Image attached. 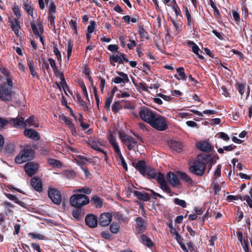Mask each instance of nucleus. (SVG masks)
I'll use <instances>...</instances> for the list:
<instances>
[{
	"label": "nucleus",
	"mask_w": 252,
	"mask_h": 252,
	"mask_svg": "<svg viewBox=\"0 0 252 252\" xmlns=\"http://www.w3.org/2000/svg\"><path fill=\"white\" fill-rule=\"evenodd\" d=\"M89 202V198L84 194L76 193L72 195L70 198V204L77 208L88 204Z\"/></svg>",
	"instance_id": "7ed1b4c3"
},
{
	"label": "nucleus",
	"mask_w": 252,
	"mask_h": 252,
	"mask_svg": "<svg viewBox=\"0 0 252 252\" xmlns=\"http://www.w3.org/2000/svg\"><path fill=\"white\" fill-rule=\"evenodd\" d=\"M91 201L97 208H100L102 206V201L97 196H94L92 198Z\"/></svg>",
	"instance_id": "58836bf2"
},
{
	"label": "nucleus",
	"mask_w": 252,
	"mask_h": 252,
	"mask_svg": "<svg viewBox=\"0 0 252 252\" xmlns=\"http://www.w3.org/2000/svg\"><path fill=\"white\" fill-rule=\"evenodd\" d=\"M56 11V6L52 2L50 5L49 7V14L54 15Z\"/></svg>",
	"instance_id": "680f3d73"
},
{
	"label": "nucleus",
	"mask_w": 252,
	"mask_h": 252,
	"mask_svg": "<svg viewBox=\"0 0 252 252\" xmlns=\"http://www.w3.org/2000/svg\"><path fill=\"white\" fill-rule=\"evenodd\" d=\"M34 156V153L31 148H25L15 158L16 163L22 164L28 160L32 159Z\"/></svg>",
	"instance_id": "20e7f679"
},
{
	"label": "nucleus",
	"mask_w": 252,
	"mask_h": 252,
	"mask_svg": "<svg viewBox=\"0 0 252 252\" xmlns=\"http://www.w3.org/2000/svg\"><path fill=\"white\" fill-rule=\"evenodd\" d=\"M169 145L172 150L177 152H180L183 148V145L181 142L174 140H171L169 143Z\"/></svg>",
	"instance_id": "a878e982"
},
{
	"label": "nucleus",
	"mask_w": 252,
	"mask_h": 252,
	"mask_svg": "<svg viewBox=\"0 0 252 252\" xmlns=\"http://www.w3.org/2000/svg\"><path fill=\"white\" fill-rule=\"evenodd\" d=\"M48 61L50 64V66L53 68V70L56 71L57 72V67L56 66V63H55V61H54V60H53L52 58H49L48 59Z\"/></svg>",
	"instance_id": "13d9d810"
},
{
	"label": "nucleus",
	"mask_w": 252,
	"mask_h": 252,
	"mask_svg": "<svg viewBox=\"0 0 252 252\" xmlns=\"http://www.w3.org/2000/svg\"><path fill=\"white\" fill-rule=\"evenodd\" d=\"M11 90L6 89L4 86L0 87V99L9 100L11 99Z\"/></svg>",
	"instance_id": "2eb2a0df"
},
{
	"label": "nucleus",
	"mask_w": 252,
	"mask_h": 252,
	"mask_svg": "<svg viewBox=\"0 0 252 252\" xmlns=\"http://www.w3.org/2000/svg\"><path fill=\"white\" fill-rule=\"evenodd\" d=\"M210 5L214 10V14L218 17H220L219 10L212 0H210Z\"/></svg>",
	"instance_id": "603ef678"
},
{
	"label": "nucleus",
	"mask_w": 252,
	"mask_h": 252,
	"mask_svg": "<svg viewBox=\"0 0 252 252\" xmlns=\"http://www.w3.org/2000/svg\"><path fill=\"white\" fill-rule=\"evenodd\" d=\"M12 121L15 127H23L25 128V120L23 117L13 119Z\"/></svg>",
	"instance_id": "c756f323"
},
{
	"label": "nucleus",
	"mask_w": 252,
	"mask_h": 252,
	"mask_svg": "<svg viewBox=\"0 0 252 252\" xmlns=\"http://www.w3.org/2000/svg\"><path fill=\"white\" fill-rule=\"evenodd\" d=\"M135 168L139 171V172L143 175H145L146 168L147 167L146 166L145 162L144 160L138 161L134 165Z\"/></svg>",
	"instance_id": "5701e85b"
},
{
	"label": "nucleus",
	"mask_w": 252,
	"mask_h": 252,
	"mask_svg": "<svg viewBox=\"0 0 252 252\" xmlns=\"http://www.w3.org/2000/svg\"><path fill=\"white\" fill-rule=\"evenodd\" d=\"M130 96L129 94L126 92H120L119 94H117V96L119 98L121 97H128Z\"/></svg>",
	"instance_id": "0e129e2a"
},
{
	"label": "nucleus",
	"mask_w": 252,
	"mask_h": 252,
	"mask_svg": "<svg viewBox=\"0 0 252 252\" xmlns=\"http://www.w3.org/2000/svg\"><path fill=\"white\" fill-rule=\"evenodd\" d=\"M64 122L72 130L75 129L74 126L69 119L67 118Z\"/></svg>",
	"instance_id": "052dcab7"
},
{
	"label": "nucleus",
	"mask_w": 252,
	"mask_h": 252,
	"mask_svg": "<svg viewBox=\"0 0 252 252\" xmlns=\"http://www.w3.org/2000/svg\"><path fill=\"white\" fill-rule=\"evenodd\" d=\"M25 129L28 128L27 127L33 126L34 127H38L39 124L38 120L36 118L31 116L25 120Z\"/></svg>",
	"instance_id": "f3484780"
},
{
	"label": "nucleus",
	"mask_w": 252,
	"mask_h": 252,
	"mask_svg": "<svg viewBox=\"0 0 252 252\" xmlns=\"http://www.w3.org/2000/svg\"><path fill=\"white\" fill-rule=\"evenodd\" d=\"M167 179L170 184L174 187H179L180 181L177 176L173 173L169 172L167 174Z\"/></svg>",
	"instance_id": "a211bd4d"
},
{
	"label": "nucleus",
	"mask_w": 252,
	"mask_h": 252,
	"mask_svg": "<svg viewBox=\"0 0 252 252\" xmlns=\"http://www.w3.org/2000/svg\"><path fill=\"white\" fill-rule=\"evenodd\" d=\"M221 90L222 91V94L224 95L225 96L229 97L230 96L228 91L225 86H222L221 87Z\"/></svg>",
	"instance_id": "774afa93"
},
{
	"label": "nucleus",
	"mask_w": 252,
	"mask_h": 252,
	"mask_svg": "<svg viewBox=\"0 0 252 252\" xmlns=\"http://www.w3.org/2000/svg\"><path fill=\"white\" fill-rule=\"evenodd\" d=\"M150 125L154 128L159 131H164L168 128L167 119L157 113Z\"/></svg>",
	"instance_id": "f257e3e1"
},
{
	"label": "nucleus",
	"mask_w": 252,
	"mask_h": 252,
	"mask_svg": "<svg viewBox=\"0 0 252 252\" xmlns=\"http://www.w3.org/2000/svg\"><path fill=\"white\" fill-rule=\"evenodd\" d=\"M24 8L25 10L27 11L28 14L32 15V8L31 5H30L28 3H25L24 4Z\"/></svg>",
	"instance_id": "4d7b16f0"
},
{
	"label": "nucleus",
	"mask_w": 252,
	"mask_h": 252,
	"mask_svg": "<svg viewBox=\"0 0 252 252\" xmlns=\"http://www.w3.org/2000/svg\"><path fill=\"white\" fill-rule=\"evenodd\" d=\"M185 12L187 18L188 26L191 27L192 25L191 15L187 8H186Z\"/></svg>",
	"instance_id": "6e6d98bb"
},
{
	"label": "nucleus",
	"mask_w": 252,
	"mask_h": 252,
	"mask_svg": "<svg viewBox=\"0 0 252 252\" xmlns=\"http://www.w3.org/2000/svg\"><path fill=\"white\" fill-rule=\"evenodd\" d=\"M11 27L15 34H18L20 29L19 24L16 19H14L11 21Z\"/></svg>",
	"instance_id": "c9c22d12"
},
{
	"label": "nucleus",
	"mask_w": 252,
	"mask_h": 252,
	"mask_svg": "<svg viewBox=\"0 0 252 252\" xmlns=\"http://www.w3.org/2000/svg\"><path fill=\"white\" fill-rule=\"evenodd\" d=\"M74 159L80 165L85 164L89 162V160L85 157L81 155L76 156Z\"/></svg>",
	"instance_id": "72a5a7b5"
},
{
	"label": "nucleus",
	"mask_w": 252,
	"mask_h": 252,
	"mask_svg": "<svg viewBox=\"0 0 252 252\" xmlns=\"http://www.w3.org/2000/svg\"><path fill=\"white\" fill-rule=\"evenodd\" d=\"M133 193L138 199L144 201H149L151 198L149 194L144 191L134 190Z\"/></svg>",
	"instance_id": "393cba45"
},
{
	"label": "nucleus",
	"mask_w": 252,
	"mask_h": 252,
	"mask_svg": "<svg viewBox=\"0 0 252 252\" xmlns=\"http://www.w3.org/2000/svg\"><path fill=\"white\" fill-rule=\"evenodd\" d=\"M5 196L9 199L11 200L14 201L15 203L21 205L22 204V202L19 200L17 197L15 195L10 194V193H4Z\"/></svg>",
	"instance_id": "79ce46f5"
},
{
	"label": "nucleus",
	"mask_w": 252,
	"mask_h": 252,
	"mask_svg": "<svg viewBox=\"0 0 252 252\" xmlns=\"http://www.w3.org/2000/svg\"><path fill=\"white\" fill-rule=\"evenodd\" d=\"M118 134L124 145L129 150H135L137 147V141L132 136H129L124 132L120 131Z\"/></svg>",
	"instance_id": "f03ea898"
},
{
	"label": "nucleus",
	"mask_w": 252,
	"mask_h": 252,
	"mask_svg": "<svg viewBox=\"0 0 252 252\" xmlns=\"http://www.w3.org/2000/svg\"><path fill=\"white\" fill-rule=\"evenodd\" d=\"M174 202L178 205L182 206V207H186V202L185 200L180 199L179 198H176L174 199Z\"/></svg>",
	"instance_id": "8fccbe9b"
},
{
	"label": "nucleus",
	"mask_w": 252,
	"mask_h": 252,
	"mask_svg": "<svg viewBox=\"0 0 252 252\" xmlns=\"http://www.w3.org/2000/svg\"><path fill=\"white\" fill-rule=\"evenodd\" d=\"M103 145L104 142L101 140H98L97 141L94 140L90 142V146L93 149L100 151L104 154L105 156H106V153L100 147V146Z\"/></svg>",
	"instance_id": "6ab92c4d"
},
{
	"label": "nucleus",
	"mask_w": 252,
	"mask_h": 252,
	"mask_svg": "<svg viewBox=\"0 0 252 252\" xmlns=\"http://www.w3.org/2000/svg\"><path fill=\"white\" fill-rule=\"evenodd\" d=\"M28 235L33 239L42 240L46 239L44 234L37 232H31L28 234Z\"/></svg>",
	"instance_id": "473e14b6"
},
{
	"label": "nucleus",
	"mask_w": 252,
	"mask_h": 252,
	"mask_svg": "<svg viewBox=\"0 0 252 252\" xmlns=\"http://www.w3.org/2000/svg\"><path fill=\"white\" fill-rule=\"evenodd\" d=\"M53 52H54V54H55V55L56 56L58 61H59V60L61 61L62 55H61V54L56 45L54 46V47H53Z\"/></svg>",
	"instance_id": "5fc2aeb1"
},
{
	"label": "nucleus",
	"mask_w": 252,
	"mask_h": 252,
	"mask_svg": "<svg viewBox=\"0 0 252 252\" xmlns=\"http://www.w3.org/2000/svg\"><path fill=\"white\" fill-rule=\"evenodd\" d=\"M156 113V112L148 108L141 107L139 111V116L143 121L150 125Z\"/></svg>",
	"instance_id": "423d86ee"
},
{
	"label": "nucleus",
	"mask_w": 252,
	"mask_h": 252,
	"mask_svg": "<svg viewBox=\"0 0 252 252\" xmlns=\"http://www.w3.org/2000/svg\"><path fill=\"white\" fill-rule=\"evenodd\" d=\"M119 225L117 224L112 223L110 226V230L113 233H117L119 231Z\"/></svg>",
	"instance_id": "864d4df0"
},
{
	"label": "nucleus",
	"mask_w": 252,
	"mask_h": 252,
	"mask_svg": "<svg viewBox=\"0 0 252 252\" xmlns=\"http://www.w3.org/2000/svg\"><path fill=\"white\" fill-rule=\"evenodd\" d=\"M118 74H119V76L116 77L113 80L115 83H128L129 81L128 76L126 74L122 72H118Z\"/></svg>",
	"instance_id": "dca6fc26"
},
{
	"label": "nucleus",
	"mask_w": 252,
	"mask_h": 252,
	"mask_svg": "<svg viewBox=\"0 0 252 252\" xmlns=\"http://www.w3.org/2000/svg\"><path fill=\"white\" fill-rule=\"evenodd\" d=\"M112 100H113V96L112 95L108 97L106 99L105 101L104 107H105V108L107 110H109L110 109V104L112 101Z\"/></svg>",
	"instance_id": "de8ad7c7"
},
{
	"label": "nucleus",
	"mask_w": 252,
	"mask_h": 252,
	"mask_svg": "<svg viewBox=\"0 0 252 252\" xmlns=\"http://www.w3.org/2000/svg\"><path fill=\"white\" fill-rule=\"evenodd\" d=\"M137 225V230L139 233L143 232L146 228V223L141 218H137L136 220Z\"/></svg>",
	"instance_id": "cd10ccee"
},
{
	"label": "nucleus",
	"mask_w": 252,
	"mask_h": 252,
	"mask_svg": "<svg viewBox=\"0 0 252 252\" xmlns=\"http://www.w3.org/2000/svg\"><path fill=\"white\" fill-rule=\"evenodd\" d=\"M31 28L36 38H39L40 41L42 44L44 46V41L43 39L44 28L43 26L40 21H37L36 23H31Z\"/></svg>",
	"instance_id": "39448f33"
},
{
	"label": "nucleus",
	"mask_w": 252,
	"mask_h": 252,
	"mask_svg": "<svg viewBox=\"0 0 252 252\" xmlns=\"http://www.w3.org/2000/svg\"><path fill=\"white\" fill-rule=\"evenodd\" d=\"M123 61L126 62H128V60L125 57L124 54L118 53L116 55H113L110 57V62L112 65L115 66V63H123Z\"/></svg>",
	"instance_id": "f8f14e48"
},
{
	"label": "nucleus",
	"mask_w": 252,
	"mask_h": 252,
	"mask_svg": "<svg viewBox=\"0 0 252 252\" xmlns=\"http://www.w3.org/2000/svg\"><path fill=\"white\" fill-rule=\"evenodd\" d=\"M248 191L249 195H240V197L241 200L247 202L248 206L252 208V188H250Z\"/></svg>",
	"instance_id": "412c9836"
},
{
	"label": "nucleus",
	"mask_w": 252,
	"mask_h": 252,
	"mask_svg": "<svg viewBox=\"0 0 252 252\" xmlns=\"http://www.w3.org/2000/svg\"><path fill=\"white\" fill-rule=\"evenodd\" d=\"M72 215L74 219L77 221L80 220L83 217V215L80 210H75L72 212Z\"/></svg>",
	"instance_id": "f704fd0d"
},
{
	"label": "nucleus",
	"mask_w": 252,
	"mask_h": 252,
	"mask_svg": "<svg viewBox=\"0 0 252 252\" xmlns=\"http://www.w3.org/2000/svg\"><path fill=\"white\" fill-rule=\"evenodd\" d=\"M54 71L55 74V75L56 76L60 77V80H61L60 84L62 86V87H63V89L64 90V93H65L66 94H67V93H66V89H67L68 86H67V84H66V83L65 82V79H64V78L63 77V73H60L59 72L58 69H57V72L56 71Z\"/></svg>",
	"instance_id": "bb28decb"
},
{
	"label": "nucleus",
	"mask_w": 252,
	"mask_h": 252,
	"mask_svg": "<svg viewBox=\"0 0 252 252\" xmlns=\"http://www.w3.org/2000/svg\"><path fill=\"white\" fill-rule=\"evenodd\" d=\"M206 169V165L203 162L197 161L194 165L191 166L190 168V171L198 176H202L205 172Z\"/></svg>",
	"instance_id": "6e6552de"
},
{
	"label": "nucleus",
	"mask_w": 252,
	"mask_h": 252,
	"mask_svg": "<svg viewBox=\"0 0 252 252\" xmlns=\"http://www.w3.org/2000/svg\"><path fill=\"white\" fill-rule=\"evenodd\" d=\"M117 154V158L120 162L121 164L123 166L124 169L127 171V164L125 161V160L123 157L121 150L118 151V152H115Z\"/></svg>",
	"instance_id": "7c9ffc66"
},
{
	"label": "nucleus",
	"mask_w": 252,
	"mask_h": 252,
	"mask_svg": "<svg viewBox=\"0 0 252 252\" xmlns=\"http://www.w3.org/2000/svg\"><path fill=\"white\" fill-rule=\"evenodd\" d=\"M140 241L144 245L150 247L152 245V242L150 238L143 235L140 237Z\"/></svg>",
	"instance_id": "4c0bfd02"
},
{
	"label": "nucleus",
	"mask_w": 252,
	"mask_h": 252,
	"mask_svg": "<svg viewBox=\"0 0 252 252\" xmlns=\"http://www.w3.org/2000/svg\"><path fill=\"white\" fill-rule=\"evenodd\" d=\"M85 222L89 227L95 228L97 225L98 219L97 217L94 215H88L86 216Z\"/></svg>",
	"instance_id": "4468645a"
},
{
	"label": "nucleus",
	"mask_w": 252,
	"mask_h": 252,
	"mask_svg": "<svg viewBox=\"0 0 252 252\" xmlns=\"http://www.w3.org/2000/svg\"><path fill=\"white\" fill-rule=\"evenodd\" d=\"M83 72L85 74V75L88 76V79L90 81H92V78L90 76V71L88 68H87L86 66L83 67Z\"/></svg>",
	"instance_id": "69168bd1"
},
{
	"label": "nucleus",
	"mask_w": 252,
	"mask_h": 252,
	"mask_svg": "<svg viewBox=\"0 0 252 252\" xmlns=\"http://www.w3.org/2000/svg\"><path fill=\"white\" fill-rule=\"evenodd\" d=\"M108 140L114 149L115 152L120 150L118 143L116 141V136L110 133L108 136Z\"/></svg>",
	"instance_id": "b1692460"
},
{
	"label": "nucleus",
	"mask_w": 252,
	"mask_h": 252,
	"mask_svg": "<svg viewBox=\"0 0 252 252\" xmlns=\"http://www.w3.org/2000/svg\"><path fill=\"white\" fill-rule=\"evenodd\" d=\"M232 13L233 17V19H234V20L236 21V22L239 21L240 19L239 15L237 13V12H236L235 10H232Z\"/></svg>",
	"instance_id": "338daca9"
},
{
	"label": "nucleus",
	"mask_w": 252,
	"mask_h": 252,
	"mask_svg": "<svg viewBox=\"0 0 252 252\" xmlns=\"http://www.w3.org/2000/svg\"><path fill=\"white\" fill-rule=\"evenodd\" d=\"M172 22L177 33H179L181 31L180 29L182 26L181 22L178 20H172Z\"/></svg>",
	"instance_id": "c03bdc74"
},
{
	"label": "nucleus",
	"mask_w": 252,
	"mask_h": 252,
	"mask_svg": "<svg viewBox=\"0 0 252 252\" xmlns=\"http://www.w3.org/2000/svg\"><path fill=\"white\" fill-rule=\"evenodd\" d=\"M48 163L53 167H61L62 166L61 163L60 161L55 159L50 158L48 159Z\"/></svg>",
	"instance_id": "a19ab883"
},
{
	"label": "nucleus",
	"mask_w": 252,
	"mask_h": 252,
	"mask_svg": "<svg viewBox=\"0 0 252 252\" xmlns=\"http://www.w3.org/2000/svg\"><path fill=\"white\" fill-rule=\"evenodd\" d=\"M178 175L181 178V179L188 183L190 184L192 182L191 179L185 173L179 172L178 173Z\"/></svg>",
	"instance_id": "ea45409f"
},
{
	"label": "nucleus",
	"mask_w": 252,
	"mask_h": 252,
	"mask_svg": "<svg viewBox=\"0 0 252 252\" xmlns=\"http://www.w3.org/2000/svg\"><path fill=\"white\" fill-rule=\"evenodd\" d=\"M188 44L191 47L192 51L195 54L198 55L199 48L198 46L192 41H189Z\"/></svg>",
	"instance_id": "37998d69"
},
{
	"label": "nucleus",
	"mask_w": 252,
	"mask_h": 252,
	"mask_svg": "<svg viewBox=\"0 0 252 252\" xmlns=\"http://www.w3.org/2000/svg\"><path fill=\"white\" fill-rule=\"evenodd\" d=\"M108 49L111 52H117L118 46L116 44H111L108 46Z\"/></svg>",
	"instance_id": "e2e57ef3"
},
{
	"label": "nucleus",
	"mask_w": 252,
	"mask_h": 252,
	"mask_svg": "<svg viewBox=\"0 0 252 252\" xmlns=\"http://www.w3.org/2000/svg\"><path fill=\"white\" fill-rule=\"evenodd\" d=\"M157 173L154 169L151 168L150 167H147L146 168V171L145 175H147L149 177L151 178H156L157 177Z\"/></svg>",
	"instance_id": "e433bc0d"
},
{
	"label": "nucleus",
	"mask_w": 252,
	"mask_h": 252,
	"mask_svg": "<svg viewBox=\"0 0 252 252\" xmlns=\"http://www.w3.org/2000/svg\"><path fill=\"white\" fill-rule=\"evenodd\" d=\"M28 65L32 76L34 78L38 79L39 76L35 70L33 62L32 60H28Z\"/></svg>",
	"instance_id": "c85d7f7f"
},
{
	"label": "nucleus",
	"mask_w": 252,
	"mask_h": 252,
	"mask_svg": "<svg viewBox=\"0 0 252 252\" xmlns=\"http://www.w3.org/2000/svg\"><path fill=\"white\" fill-rule=\"evenodd\" d=\"M112 216L110 213H103L100 215L98 222L102 226L108 225L112 221Z\"/></svg>",
	"instance_id": "9b49d317"
},
{
	"label": "nucleus",
	"mask_w": 252,
	"mask_h": 252,
	"mask_svg": "<svg viewBox=\"0 0 252 252\" xmlns=\"http://www.w3.org/2000/svg\"><path fill=\"white\" fill-rule=\"evenodd\" d=\"M74 193H84L87 194H89L91 192V189L88 188H83L81 189H75L73 191Z\"/></svg>",
	"instance_id": "a18cd8bd"
},
{
	"label": "nucleus",
	"mask_w": 252,
	"mask_h": 252,
	"mask_svg": "<svg viewBox=\"0 0 252 252\" xmlns=\"http://www.w3.org/2000/svg\"><path fill=\"white\" fill-rule=\"evenodd\" d=\"M24 134L26 137L34 141H38L40 139L39 133L32 128H25L24 131Z\"/></svg>",
	"instance_id": "ddd939ff"
},
{
	"label": "nucleus",
	"mask_w": 252,
	"mask_h": 252,
	"mask_svg": "<svg viewBox=\"0 0 252 252\" xmlns=\"http://www.w3.org/2000/svg\"><path fill=\"white\" fill-rule=\"evenodd\" d=\"M177 72L178 75H175V77L179 80H185L186 79V75L184 71V68L183 67H180L177 68Z\"/></svg>",
	"instance_id": "2f4dec72"
},
{
	"label": "nucleus",
	"mask_w": 252,
	"mask_h": 252,
	"mask_svg": "<svg viewBox=\"0 0 252 252\" xmlns=\"http://www.w3.org/2000/svg\"><path fill=\"white\" fill-rule=\"evenodd\" d=\"M48 196L52 201L56 204L59 205L62 202L61 192L56 189L50 188L48 189Z\"/></svg>",
	"instance_id": "0eeeda50"
},
{
	"label": "nucleus",
	"mask_w": 252,
	"mask_h": 252,
	"mask_svg": "<svg viewBox=\"0 0 252 252\" xmlns=\"http://www.w3.org/2000/svg\"><path fill=\"white\" fill-rule=\"evenodd\" d=\"M31 184L32 187L37 191H40L42 190V182L37 177H33L31 179Z\"/></svg>",
	"instance_id": "aec40b11"
},
{
	"label": "nucleus",
	"mask_w": 252,
	"mask_h": 252,
	"mask_svg": "<svg viewBox=\"0 0 252 252\" xmlns=\"http://www.w3.org/2000/svg\"><path fill=\"white\" fill-rule=\"evenodd\" d=\"M39 164L34 162H29L25 165V170L27 175L32 176L38 171Z\"/></svg>",
	"instance_id": "9d476101"
},
{
	"label": "nucleus",
	"mask_w": 252,
	"mask_h": 252,
	"mask_svg": "<svg viewBox=\"0 0 252 252\" xmlns=\"http://www.w3.org/2000/svg\"><path fill=\"white\" fill-rule=\"evenodd\" d=\"M122 107L120 103L118 101H115L112 107V110L113 111L117 113L121 109Z\"/></svg>",
	"instance_id": "09e8293b"
},
{
	"label": "nucleus",
	"mask_w": 252,
	"mask_h": 252,
	"mask_svg": "<svg viewBox=\"0 0 252 252\" xmlns=\"http://www.w3.org/2000/svg\"><path fill=\"white\" fill-rule=\"evenodd\" d=\"M157 180L160 185V188L162 190L167 193L171 192V190L165 179L164 176L163 174L158 172L157 174Z\"/></svg>",
	"instance_id": "1a4fd4ad"
},
{
	"label": "nucleus",
	"mask_w": 252,
	"mask_h": 252,
	"mask_svg": "<svg viewBox=\"0 0 252 252\" xmlns=\"http://www.w3.org/2000/svg\"><path fill=\"white\" fill-rule=\"evenodd\" d=\"M236 87L241 95L244 94L245 90V85L242 83H238L236 84Z\"/></svg>",
	"instance_id": "49530a36"
},
{
	"label": "nucleus",
	"mask_w": 252,
	"mask_h": 252,
	"mask_svg": "<svg viewBox=\"0 0 252 252\" xmlns=\"http://www.w3.org/2000/svg\"><path fill=\"white\" fill-rule=\"evenodd\" d=\"M95 23L94 21H91L90 22V25L88 26L87 30L89 33H91L94 32L95 29Z\"/></svg>",
	"instance_id": "3c124183"
},
{
	"label": "nucleus",
	"mask_w": 252,
	"mask_h": 252,
	"mask_svg": "<svg viewBox=\"0 0 252 252\" xmlns=\"http://www.w3.org/2000/svg\"><path fill=\"white\" fill-rule=\"evenodd\" d=\"M72 50V44L71 43H68L67 47V59L69 60L71 54Z\"/></svg>",
	"instance_id": "bf43d9fd"
},
{
	"label": "nucleus",
	"mask_w": 252,
	"mask_h": 252,
	"mask_svg": "<svg viewBox=\"0 0 252 252\" xmlns=\"http://www.w3.org/2000/svg\"><path fill=\"white\" fill-rule=\"evenodd\" d=\"M197 147L200 150L205 152H209L211 150V146L210 143L207 141L198 142Z\"/></svg>",
	"instance_id": "4be33fe9"
}]
</instances>
